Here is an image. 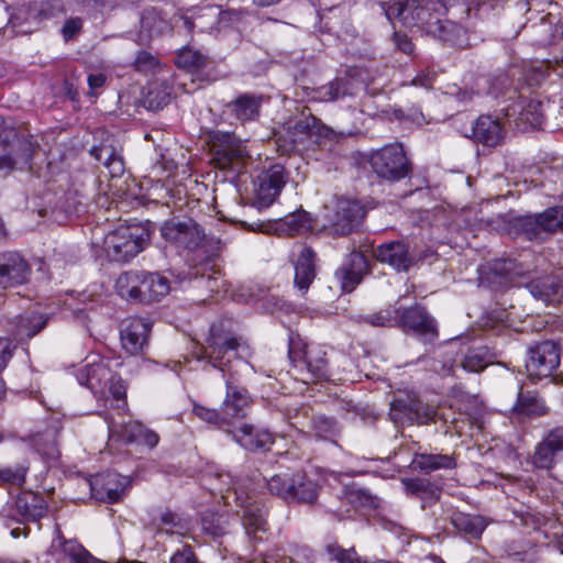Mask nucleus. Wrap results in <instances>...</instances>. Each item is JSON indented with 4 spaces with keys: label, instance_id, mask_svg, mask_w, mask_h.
I'll return each instance as SVG.
<instances>
[{
    "label": "nucleus",
    "instance_id": "obj_27",
    "mask_svg": "<svg viewBox=\"0 0 563 563\" xmlns=\"http://www.w3.org/2000/svg\"><path fill=\"white\" fill-rule=\"evenodd\" d=\"M512 112H518V120L532 128H539L543 122V103L533 98H521L512 106Z\"/></svg>",
    "mask_w": 563,
    "mask_h": 563
},
{
    "label": "nucleus",
    "instance_id": "obj_17",
    "mask_svg": "<svg viewBox=\"0 0 563 563\" xmlns=\"http://www.w3.org/2000/svg\"><path fill=\"white\" fill-rule=\"evenodd\" d=\"M30 271L27 262L19 253L0 254V286L2 288L25 283Z\"/></svg>",
    "mask_w": 563,
    "mask_h": 563
},
{
    "label": "nucleus",
    "instance_id": "obj_35",
    "mask_svg": "<svg viewBox=\"0 0 563 563\" xmlns=\"http://www.w3.org/2000/svg\"><path fill=\"white\" fill-rule=\"evenodd\" d=\"M305 363L311 378L321 380L328 377V363L325 353L321 350H307L305 353Z\"/></svg>",
    "mask_w": 563,
    "mask_h": 563
},
{
    "label": "nucleus",
    "instance_id": "obj_31",
    "mask_svg": "<svg viewBox=\"0 0 563 563\" xmlns=\"http://www.w3.org/2000/svg\"><path fill=\"white\" fill-rule=\"evenodd\" d=\"M119 296L128 300H141V273L126 272L121 274L115 282Z\"/></svg>",
    "mask_w": 563,
    "mask_h": 563
},
{
    "label": "nucleus",
    "instance_id": "obj_11",
    "mask_svg": "<svg viewBox=\"0 0 563 563\" xmlns=\"http://www.w3.org/2000/svg\"><path fill=\"white\" fill-rule=\"evenodd\" d=\"M286 184L285 169L282 165H272L260 177L257 187L255 188V205L257 208L269 207L280 194Z\"/></svg>",
    "mask_w": 563,
    "mask_h": 563
},
{
    "label": "nucleus",
    "instance_id": "obj_26",
    "mask_svg": "<svg viewBox=\"0 0 563 563\" xmlns=\"http://www.w3.org/2000/svg\"><path fill=\"white\" fill-rule=\"evenodd\" d=\"M169 282L166 277L155 273H141V300L154 301L169 292Z\"/></svg>",
    "mask_w": 563,
    "mask_h": 563
},
{
    "label": "nucleus",
    "instance_id": "obj_47",
    "mask_svg": "<svg viewBox=\"0 0 563 563\" xmlns=\"http://www.w3.org/2000/svg\"><path fill=\"white\" fill-rule=\"evenodd\" d=\"M464 369L468 372H479L486 367L485 352L482 350H471L465 355L463 363Z\"/></svg>",
    "mask_w": 563,
    "mask_h": 563
},
{
    "label": "nucleus",
    "instance_id": "obj_43",
    "mask_svg": "<svg viewBox=\"0 0 563 563\" xmlns=\"http://www.w3.org/2000/svg\"><path fill=\"white\" fill-rule=\"evenodd\" d=\"M282 225L286 227L287 234L294 235L309 227L307 213L305 211L290 213L283 219Z\"/></svg>",
    "mask_w": 563,
    "mask_h": 563
},
{
    "label": "nucleus",
    "instance_id": "obj_64",
    "mask_svg": "<svg viewBox=\"0 0 563 563\" xmlns=\"http://www.w3.org/2000/svg\"><path fill=\"white\" fill-rule=\"evenodd\" d=\"M5 396V385L3 379L0 377V400Z\"/></svg>",
    "mask_w": 563,
    "mask_h": 563
},
{
    "label": "nucleus",
    "instance_id": "obj_46",
    "mask_svg": "<svg viewBox=\"0 0 563 563\" xmlns=\"http://www.w3.org/2000/svg\"><path fill=\"white\" fill-rule=\"evenodd\" d=\"M225 519L214 512H207L202 518V527L206 532L219 537L225 532Z\"/></svg>",
    "mask_w": 563,
    "mask_h": 563
},
{
    "label": "nucleus",
    "instance_id": "obj_62",
    "mask_svg": "<svg viewBox=\"0 0 563 563\" xmlns=\"http://www.w3.org/2000/svg\"><path fill=\"white\" fill-rule=\"evenodd\" d=\"M434 81V76L430 74H421L412 79V85L431 88Z\"/></svg>",
    "mask_w": 563,
    "mask_h": 563
},
{
    "label": "nucleus",
    "instance_id": "obj_54",
    "mask_svg": "<svg viewBox=\"0 0 563 563\" xmlns=\"http://www.w3.org/2000/svg\"><path fill=\"white\" fill-rule=\"evenodd\" d=\"M82 29V20L80 18L68 19L62 27V34L66 41L74 38Z\"/></svg>",
    "mask_w": 563,
    "mask_h": 563
},
{
    "label": "nucleus",
    "instance_id": "obj_10",
    "mask_svg": "<svg viewBox=\"0 0 563 563\" xmlns=\"http://www.w3.org/2000/svg\"><path fill=\"white\" fill-rule=\"evenodd\" d=\"M220 24L221 7L210 3L192 9L190 15L174 18L175 27L184 26L189 32L198 29L200 32L213 33L220 31Z\"/></svg>",
    "mask_w": 563,
    "mask_h": 563
},
{
    "label": "nucleus",
    "instance_id": "obj_9",
    "mask_svg": "<svg viewBox=\"0 0 563 563\" xmlns=\"http://www.w3.org/2000/svg\"><path fill=\"white\" fill-rule=\"evenodd\" d=\"M389 415L395 422L427 424L434 419L435 410L419 399L407 396L391 402Z\"/></svg>",
    "mask_w": 563,
    "mask_h": 563
},
{
    "label": "nucleus",
    "instance_id": "obj_22",
    "mask_svg": "<svg viewBox=\"0 0 563 563\" xmlns=\"http://www.w3.org/2000/svg\"><path fill=\"white\" fill-rule=\"evenodd\" d=\"M413 470L430 474L439 470H453L456 467L454 455L415 452L411 461Z\"/></svg>",
    "mask_w": 563,
    "mask_h": 563
},
{
    "label": "nucleus",
    "instance_id": "obj_23",
    "mask_svg": "<svg viewBox=\"0 0 563 563\" xmlns=\"http://www.w3.org/2000/svg\"><path fill=\"white\" fill-rule=\"evenodd\" d=\"M314 277V253L309 247H302L295 264V286L306 292Z\"/></svg>",
    "mask_w": 563,
    "mask_h": 563
},
{
    "label": "nucleus",
    "instance_id": "obj_45",
    "mask_svg": "<svg viewBox=\"0 0 563 563\" xmlns=\"http://www.w3.org/2000/svg\"><path fill=\"white\" fill-rule=\"evenodd\" d=\"M27 466L15 465L0 470V482L22 486L25 482Z\"/></svg>",
    "mask_w": 563,
    "mask_h": 563
},
{
    "label": "nucleus",
    "instance_id": "obj_7",
    "mask_svg": "<svg viewBox=\"0 0 563 563\" xmlns=\"http://www.w3.org/2000/svg\"><path fill=\"white\" fill-rule=\"evenodd\" d=\"M559 364V345L553 341H543L530 347L526 369L531 379L539 380L551 376Z\"/></svg>",
    "mask_w": 563,
    "mask_h": 563
},
{
    "label": "nucleus",
    "instance_id": "obj_55",
    "mask_svg": "<svg viewBox=\"0 0 563 563\" xmlns=\"http://www.w3.org/2000/svg\"><path fill=\"white\" fill-rule=\"evenodd\" d=\"M494 271L503 276L508 277L510 282H512V277L520 275L521 273L517 271L516 263L511 260H503L495 264Z\"/></svg>",
    "mask_w": 563,
    "mask_h": 563
},
{
    "label": "nucleus",
    "instance_id": "obj_61",
    "mask_svg": "<svg viewBox=\"0 0 563 563\" xmlns=\"http://www.w3.org/2000/svg\"><path fill=\"white\" fill-rule=\"evenodd\" d=\"M104 82H106V75L102 73L90 74L88 76V85L91 90V93H93V90H96L97 88L102 87L104 85Z\"/></svg>",
    "mask_w": 563,
    "mask_h": 563
},
{
    "label": "nucleus",
    "instance_id": "obj_50",
    "mask_svg": "<svg viewBox=\"0 0 563 563\" xmlns=\"http://www.w3.org/2000/svg\"><path fill=\"white\" fill-rule=\"evenodd\" d=\"M312 427L316 437L320 439H329L334 433V422L327 417H317L313 419Z\"/></svg>",
    "mask_w": 563,
    "mask_h": 563
},
{
    "label": "nucleus",
    "instance_id": "obj_6",
    "mask_svg": "<svg viewBox=\"0 0 563 563\" xmlns=\"http://www.w3.org/2000/svg\"><path fill=\"white\" fill-rule=\"evenodd\" d=\"M139 231L136 227L119 225L109 232L103 242L107 256L115 262H128L136 256L144 245Z\"/></svg>",
    "mask_w": 563,
    "mask_h": 563
},
{
    "label": "nucleus",
    "instance_id": "obj_38",
    "mask_svg": "<svg viewBox=\"0 0 563 563\" xmlns=\"http://www.w3.org/2000/svg\"><path fill=\"white\" fill-rule=\"evenodd\" d=\"M558 456L559 454L541 441L536 445L531 463L538 468L550 470L555 464Z\"/></svg>",
    "mask_w": 563,
    "mask_h": 563
},
{
    "label": "nucleus",
    "instance_id": "obj_12",
    "mask_svg": "<svg viewBox=\"0 0 563 563\" xmlns=\"http://www.w3.org/2000/svg\"><path fill=\"white\" fill-rule=\"evenodd\" d=\"M365 214L363 207L355 200L338 199L333 216L330 218L334 234L345 235L352 232Z\"/></svg>",
    "mask_w": 563,
    "mask_h": 563
},
{
    "label": "nucleus",
    "instance_id": "obj_15",
    "mask_svg": "<svg viewBox=\"0 0 563 563\" xmlns=\"http://www.w3.org/2000/svg\"><path fill=\"white\" fill-rule=\"evenodd\" d=\"M398 325L406 331H412L427 341H431L438 335L432 318L420 306L400 310Z\"/></svg>",
    "mask_w": 563,
    "mask_h": 563
},
{
    "label": "nucleus",
    "instance_id": "obj_42",
    "mask_svg": "<svg viewBox=\"0 0 563 563\" xmlns=\"http://www.w3.org/2000/svg\"><path fill=\"white\" fill-rule=\"evenodd\" d=\"M341 95H343V82L341 80H334L327 86L316 89L311 99L321 102H329L336 100Z\"/></svg>",
    "mask_w": 563,
    "mask_h": 563
},
{
    "label": "nucleus",
    "instance_id": "obj_18",
    "mask_svg": "<svg viewBox=\"0 0 563 563\" xmlns=\"http://www.w3.org/2000/svg\"><path fill=\"white\" fill-rule=\"evenodd\" d=\"M374 256L377 261L388 264L397 272H407L416 264V258L409 252L408 245L399 241L379 245L374 251Z\"/></svg>",
    "mask_w": 563,
    "mask_h": 563
},
{
    "label": "nucleus",
    "instance_id": "obj_48",
    "mask_svg": "<svg viewBox=\"0 0 563 563\" xmlns=\"http://www.w3.org/2000/svg\"><path fill=\"white\" fill-rule=\"evenodd\" d=\"M343 498L354 508L364 507L372 503L371 496L358 487L346 488Z\"/></svg>",
    "mask_w": 563,
    "mask_h": 563
},
{
    "label": "nucleus",
    "instance_id": "obj_59",
    "mask_svg": "<svg viewBox=\"0 0 563 563\" xmlns=\"http://www.w3.org/2000/svg\"><path fill=\"white\" fill-rule=\"evenodd\" d=\"M319 124V120L310 115L309 118H306L305 120H300L296 123V129L300 132H308L311 133L314 129H317Z\"/></svg>",
    "mask_w": 563,
    "mask_h": 563
},
{
    "label": "nucleus",
    "instance_id": "obj_51",
    "mask_svg": "<svg viewBox=\"0 0 563 563\" xmlns=\"http://www.w3.org/2000/svg\"><path fill=\"white\" fill-rule=\"evenodd\" d=\"M542 441L560 455L563 452V427L551 429Z\"/></svg>",
    "mask_w": 563,
    "mask_h": 563
},
{
    "label": "nucleus",
    "instance_id": "obj_36",
    "mask_svg": "<svg viewBox=\"0 0 563 563\" xmlns=\"http://www.w3.org/2000/svg\"><path fill=\"white\" fill-rule=\"evenodd\" d=\"M294 487V475H290L288 473L274 475L267 481L268 490L272 494L280 496L287 500L289 499V495Z\"/></svg>",
    "mask_w": 563,
    "mask_h": 563
},
{
    "label": "nucleus",
    "instance_id": "obj_32",
    "mask_svg": "<svg viewBox=\"0 0 563 563\" xmlns=\"http://www.w3.org/2000/svg\"><path fill=\"white\" fill-rule=\"evenodd\" d=\"M123 438L128 442H137L154 448L158 444L159 437L153 430L145 428L137 421H130L124 426Z\"/></svg>",
    "mask_w": 563,
    "mask_h": 563
},
{
    "label": "nucleus",
    "instance_id": "obj_4",
    "mask_svg": "<svg viewBox=\"0 0 563 563\" xmlns=\"http://www.w3.org/2000/svg\"><path fill=\"white\" fill-rule=\"evenodd\" d=\"M369 164L375 174L389 181H397L410 174V163L401 144L383 146L369 156Z\"/></svg>",
    "mask_w": 563,
    "mask_h": 563
},
{
    "label": "nucleus",
    "instance_id": "obj_63",
    "mask_svg": "<svg viewBox=\"0 0 563 563\" xmlns=\"http://www.w3.org/2000/svg\"><path fill=\"white\" fill-rule=\"evenodd\" d=\"M280 1L282 0H253L254 4L257 7H269V5L276 4Z\"/></svg>",
    "mask_w": 563,
    "mask_h": 563
},
{
    "label": "nucleus",
    "instance_id": "obj_21",
    "mask_svg": "<svg viewBox=\"0 0 563 563\" xmlns=\"http://www.w3.org/2000/svg\"><path fill=\"white\" fill-rule=\"evenodd\" d=\"M263 103V96L254 93H242L227 108L234 114L236 120L242 123L255 121L260 117V110Z\"/></svg>",
    "mask_w": 563,
    "mask_h": 563
},
{
    "label": "nucleus",
    "instance_id": "obj_14",
    "mask_svg": "<svg viewBox=\"0 0 563 563\" xmlns=\"http://www.w3.org/2000/svg\"><path fill=\"white\" fill-rule=\"evenodd\" d=\"M232 434L234 441L243 449L256 452L265 451L274 443L273 434L264 428L255 427L251 423H241L227 429Z\"/></svg>",
    "mask_w": 563,
    "mask_h": 563
},
{
    "label": "nucleus",
    "instance_id": "obj_28",
    "mask_svg": "<svg viewBox=\"0 0 563 563\" xmlns=\"http://www.w3.org/2000/svg\"><path fill=\"white\" fill-rule=\"evenodd\" d=\"M48 317L36 312H26L19 317L18 324L13 330L16 340L31 339L45 328Z\"/></svg>",
    "mask_w": 563,
    "mask_h": 563
},
{
    "label": "nucleus",
    "instance_id": "obj_30",
    "mask_svg": "<svg viewBox=\"0 0 563 563\" xmlns=\"http://www.w3.org/2000/svg\"><path fill=\"white\" fill-rule=\"evenodd\" d=\"M453 526L473 539H478L487 522L484 517L459 512L452 517Z\"/></svg>",
    "mask_w": 563,
    "mask_h": 563
},
{
    "label": "nucleus",
    "instance_id": "obj_19",
    "mask_svg": "<svg viewBox=\"0 0 563 563\" xmlns=\"http://www.w3.org/2000/svg\"><path fill=\"white\" fill-rule=\"evenodd\" d=\"M368 272L365 256L361 252H352L342 266L335 272V277L344 292H351L362 282Z\"/></svg>",
    "mask_w": 563,
    "mask_h": 563
},
{
    "label": "nucleus",
    "instance_id": "obj_24",
    "mask_svg": "<svg viewBox=\"0 0 563 563\" xmlns=\"http://www.w3.org/2000/svg\"><path fill=\"white\" fill-rule=\"evenodd\" d=\"M33 156V147L30 142H19L9 153L0 154V170L10 173L19 168L23 169L30 165Z\"/></svg>",
    "mask_w": 563,
    "mask_h": 563
},
{
    "label": "nucleus",
    "instance_id": "obj_60",
    "mask_svg": "<svg viewBox=\"0 0 563 563\" xmlns=\"http://www.w3.org/2000/svg\"><path fill=\"white\" fill-rule=\"evenodd\" d=\"M395 41H396V45L398 46V48L406 53V54H410L412 53L413 51V45L411 43V41L408 38L407 35L405 34H399V33H395Z\"/></svg>",
    "mask_w": 563,
    "mask_h": 563
},
{
    "label": "nucleus",
    "instance_id": "obj_3",
    "mask_svg": "<svg viewBox=\"0 0 563 563\" xmlns=\"http://www.w3.org/2000/svg\"><path fill=\"white\" fill-rule=\"evenodd\" d=\"M76 378L97 397L107 398L110 395L118 402L125 404L126 387L121 377L112 373L108 361L97 358L88 362L76 372Z\"/></svg>",
    "mask_w": 563,
    "mask_h": 563
},
{
    "label": "nucleus",
    "instance_id": "obj_20",
    "mask_svg": "<svg viewBox=\"0 0 563 563\" xmlns=\"http://www.w3.org/2000/svg\"><path fill=\"white\" fill-rule=\"evenodd\" d=\"M472 136L485 146H497L504 139V129L498 120L481 115L473 125Z\"/></svg>",
    "mask_w": 563,
    "mask_h": 563
},
{
    "label": "nucleus",
    "instance_id": "obj_29",
    "mask_svg": "<svg viewBox=\"0 0 563 563\" xmlns=\"http://www.w3.org/2000/svg\"><path fill=\"white\" fill-rule=\"evenodd\" d=\"M295 487L291 489L289 499L299 503L312 504L319 493L317 483L306 476V474L297 473L294 475Z\"/></svg>",
    "mask_w": 563,
    "mask_h": 563
},
{
    "label": "nucleus",
    "instance_id": "obj_33",
    "mask_svg": "<svg viewBox=\"0 0 563 563\" xmlns=\"http://www.w3.org/2000/svg\"><path fill=\"white\" fill-rule=\"evenodd\" d=\"M527 287L531 295L537 299H541L545 302H554L559 300L560 286L552 277L531 280Z\"/></svg>",
    "mask_w": 563,
    "mask_h": 563
},
{
    "label": "nucleus",
    "instance_id": "obj_56",
    "mask_svg": "<svg viewBox=\"0 0 563 563\" xmlns=\"http://www.w3.org/2000/svg\"><path fill=\"white\" fill-rule=\"evenodd\" d=\"M15 345L8 338H0V373L7 367Z\"/></svg>",
    "mask_w": 563,
    "mask_h": 563
},
{
    "label": "nucleus",
    "instance_id": "obj_52",
    "mask_svg": "<svg viewBox=\"0 0 563 563\" xmlns=\"http://www.w3.org/2000/svg\"><path fill=\"white\" fill-rule=\"evenodd\" d=\"M158 66V59L151 53L141 51L135 57L134 67L139 71H152Z\"/></svg>",
    "mask_w": 563,
    "mask_h": 563
},
{
    "label": "nucleus",
    "instance_id": "obj_25",
    "mask_svg": "<svg viewBox=\"0 0 563 563\" xmlns=\"http://www.w3.org/2000/svg\"><path fill=\"white\" fill-rule=\"evenodd\" d=\"M16 512L23 518L33 521L40 520L46 512L44 499L32 492L20 494L14 503Z\"/></svg>",
    "mask_w": 563,
    "mask_h": 563
},
{
    "label": "nucleus",
    "instance_id": "obj_40",
    "mask_svg": "<svg viewBox=\"0 0 563 563\" xmlns=\"http://www.w3.org/2000/svg\"><path fill=\"white\" fill-rule=\"evenodd\" d=\"M206 57L198 51L192 48H183L176 57V65L180 68L192 69L203 66Z\"/></svg>",
    "mask_w": 563,
    "mask_h": 563
},
{
    "label": "nucleus",
    "instance_id": "obj_44",
    "mask_svg": "<svg viewBox=\"0 0 563 563\" xmlns=\"http://www.w3.org/2000/svg\"><path fill=\"white\" fill-rule=\"evenodd\" d=\"M329 551L332 555V558L338 563H390L386 560H375V561H368V560H362L356 552L352 550H344L341 548H329Z\"/></svg>",
    "mask_w": 563,
    "mask_h": 563
},
{
    "label": "nucleus",
    "instance_id": "obj_13",
    "mask_svg": "<svg viewBox=\"0 0 563 563\" xmlns=\"http://www.w3.org/2000/svg\"><path fill=\"white\" fill-rule=\"evenodd\" d=\"M126 486L128 478L111 471L97 474L90 481L93 497L107 503L120 500Z\"/></svg>",
    "mask_w": 563,
    "mask_h": 563
},
{
    "label": "nucleus",
    "instance_id": "obj_58",
    "mask_svg": "<svg viewBox=\"0 0 563 563\" xmlns=\"http://www.w3.org/2000/svg\"><path fill=\"white\" fill-rule=\"evenodd\" d=\"M170 563H197V561L192 551L189 548H184L174 553Z\"/></svg>",
    "mask_w": 563,
    "mask_h": 563
},
{
    "label": "nucleus",
    "instance_id": "obj_53",
    "mask_svg": "<svg viewBox=\"0 0 563 563\" xmlns=\"http://www.w3.org/2000/svg\"><path fill=\"white\" fill-rule=\"evenodd\" d=\"M247 15L245 10H225L221 9L220 30L230 26H238Z\"/></svg>",
    "mask_w": 563,
    "mask_h": 563
},
{
    "label": "nucleus",
    "instance_id": "obj_16",
    "mask_svg": "<svg viewBox=\"0 0 563 563\" xmlns=\"http://www.w3.org/2000/svg\"><path fill=\"white\" fill-rule=\"evenodd\" d=\"M151 328L152 323L143 318L128 319L121 329L122 347L131 355L142 353L147 345Z\"/></svg>",
    "mask_w": 563,
    "mask_h": 563
},
{
    "label": "nucleus",
    "instance_id": "obj_2",
    "mask_svg": "<svg viewBox=\"0 0 563 563\" xmlns=\"http://www.w3.org/2000/svg\"><path fill=\"white\" fill-rule=\"evenodd\" d=\"M443 8L441 1H426L421 4L420 0H406L395 2L385 8L386 18L393 22L399 20L406 26H428V32L444 42H451V32L457 26L449 21L432 20V11Z\"/></svg>",
    "mask_w": 563,
    "mask_h": 563
},
{
    "label": "nucleus",
    "instance_id": "obj_41",
    "mask_svg": "<svg viewBox=\"0 0 563 563\" xmlns=\"http://www.w3.org/2000/svg\"><path fill=\"white\" fill-rule=\"evenodd\" d=\"M158 532L173 536L178 534L185 537L187 534V528L180 522L177 516L172 511H165L161 515V527Z\"/></svg>",
    "mask_w": 563,
    "mask_h": 563
},
{
    "label": "nucleus",
    "instance_id": "obj_8",
    "mask_svg": "<svg viewBox=\"0 0 563 563\" xmlns=\"http://www.w3.org/2000/svg\"><path fill=\"white\" fill-rule=\"evenodd\" d=\"M519 229L529 240L538 238L541 232L563 231V205L548 208L545 211L518 219Z\"/></svg>",
    "mask_w": 563,
    "mask_h": 563
},
{
    "label": "nucleus",
    "instance_id": "obj_37",
    "mask_svg": "<svg viewBox=\"0 0 563 563\" xmlns=\"http://www.w3.org/2000/svg\"><path fill=\"white\" fill-rule=\"evenodd\" d=\"M400 308L387 307L365 317V322L373 327L398 325Z\"/></svg>",
    "mask_w": 563,
    "mask_h": 563
},
{
    "label": "nucleus",
    "instance_id": "obj_5",
    "mask_svg": "<svg viewBox=\"0 0 563 563\" xmlns=\"http://www.w3.org/2000/svg\"><path fill=\"white\" fill-rule=\"evenodd\" d=\"M161 235L165 242L183 251L198 249L206 238L205 230L194 219L177 217L162 224Z\"/></svg>",
    "mask_w": 563,
    "mask_h": 563
},
{
    "label": "nucleus",
    "instance_id": "obj_34",
    "mask_svg": "<svg viewBox=\"0 0 563 563\" xmlns=\"http://www.w3.org/2000/svg\"><path fill=\"white\" fill-rule=\"evenodd\" d=\"M90 153L109 169L112 176H119L124 172L123 159L112 147L95 146Z\"/></svg>",
    "mask_w": 563,
    "mask_h": 563
},
{
    "label": "nucleus",
    "instance_id": "obj_57",
    "mask_svg": "<svg viewBox=\"0 0 563 563\" xmlns=\"http://www.w3.org/2000/svg\"><path fill=\"white\" fill-rule=\"evenodd\" d=\"M407 492L411 494H423L430 489V484L424 479H409L405 482Z\"/></svg>",
    "mask_w": 563,
    "mask_h": 563
},
{
    "label": "nucleus",
    "instance_id": "obj_1",
    "mask_svg": "<svg viewBox=\"0 0 563 563\" xmlns=\"http://www.w3.org/2000/svg\"><path fill=\"white\" fill-rule=\"evenodd\" d=\"M240 350L243 353L249 349L243 346L231 332L224 331L221 327L214 324L210 329L206 345L200 349V353L197 355L198 360H206L214 368L220 369L224 376L225 374L229 375L225 379V398L221 405L228 429L234 426L235 420L244 418L252 406L249 391L232 384L233 373L230 364L233 358L243 356L240 355Z\"/></svg>",
    "mask_w": 563,
    "mask_h": 563
},
{
    "label": "nucleus",
    "instance_id": "obj_49",
    "mask_svg": "<svg viewBox=\"0 0 563 563\" xmlns=\"http://www.w3.org/2000/svg\"><path fill=\"white\" fill-rule=\"evenodd\" d=\"M244 526L246 532L253 533L256 531H265L266 530V521L261 514H256L253 509H246L244 515Z\"/></svg>",
    "mask_w": 563,
    "mask_h": 563
},
{
    "label": "nucleus",
    "instance_id": "obj_39",
    "mask_svg": "<svg viewBox=\"0 0 563 563\" xmlns=\"http://www.w3.org/2000/svg\"><path fill=\"white\" fill-rule=\"evenodd\" d=\"M192 412L197 418H199L208 423L214 424L219 428H222L227 431L228 427H227L225 419L223 417L222 409L217 410L213 408L205 407L199 404H195L192 407Z\"/></svg>",
    "mask_w": 563,
    "mask_h": 563
}]
</instances>
